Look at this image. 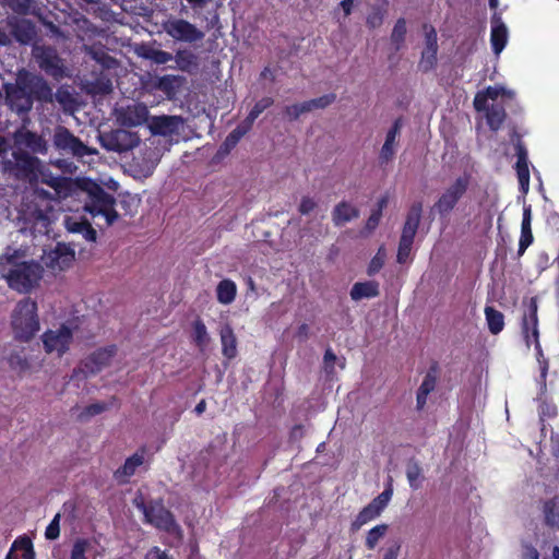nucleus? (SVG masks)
<instances>
[{
	"label": "nucleus",
	"mask_w": 559,
	"mask_h": 559,
	"mask_svg": "<svg viewBox=\"0 0 559 559\" xmlns=\"http://www.w3.org/2000/svg\"><path fill=\"white\" fill-rule=\"evenodd\" d=\"M174 59V56L167 51L156 49L153 53V58L151 61L156 64H165Z\"/></svg>",
	"instance_id": "obj_56"
},
{
	"label": "nucleus",
	"mask_w": 559,
	"mask_h": 559,
	"mask_svg": "<svg viewBox=\"0 0 559 559\" xmlns=\"http://www.w3.org/2000/svg\"><path fill=\"white\" fill-rule=\"evenodd\" d=\"M406 477L413 489H418L421 485V468L418 464L413 463L407 466Z\"/></svg>",
	"instance_id": "obj_42"
},
{
	"label": "nucleus",
	"mask_w": 559,
	"mask_h": 559,
	"mask_svg": "<svg viewBox=\"0 0 559 559\" xmlns=\"http://www.w3.org/2000/svg\"><path fill=\"white\" fill-rule=\"evenodd\" d=\"M400 134V124L395 122L393 127L388 131L385 141L381 147L380 158L383 162H389L393 158L396 147H397V138Z\"/></svg>",
	"instance_id": "obj_23"
},
{
	"label": "nucleus",
	"mask_w": 559,
	"mask_h": 559,
	"mask_svg": "<svg viewBox=\"0 0 559 559\" xmlns=\"http://www.w3.org/2000/svg\"><path fill=\"white\" fill-rule=\"evenodd\" d=\"M332 222L336 227H341L359 216L358 209L347 201L337 203L331 213Z\"/></svg>",
	"instance_id": "obj_20"
},
{
	"label": "nucleus",
	"mask_w": 559,
	"mask_h": 559,
	"mask_svg": "<svg viewBox=\"0 0 559 559\" xmlns=\"http://www.w3.org/2000/svg\"><path fill=\"white\" fill-rule=\"evenodd\" d=\"M407 26L405 19H399L391 33V43L395 50H400L405 41Z\"/></svg>",
	"instance_id": "obj_38"
},
{
	"label": "nucleus",
	"mask_w": 559,
	"mask_h": 559,
	"mask_svg": "<svg viewBox=\"0 0 559 559\" xmlns=\"http://www.w3.org/2000/svg\"><path fill=\"white\" fill-rule=\"evenodd\" d=\"M40 341L47 355L60 358L70 349L73 331L69 325L61 324L45 331Z\"/></svg>",
	"instance_id": "obj_7"
},
{
	"label": "nucleus",
	"mask_w": 559,
	"mask_h": 559,
	"mask_svg": "<svg viewBox=\"0 0 559 559\" xmlns=\"http://www.w3.org/2000/svg\"><path fill=\"white\" fill-rule=\"evenodd\" d=\"M336 359V356L334 355V353L331 350V349H328L324 354V364L326 367H332V365L334 364Z\"/></svg>",
	"instance_id": "obj_64"
},
{
	"label": "nucleus",
	"mask_w": 559,
	"mask_h": 559,
	"mask_svg": "<svg viewBox=\"0 0 559 559\" xmlns=\"http://www.w3.org/2000/svg\"><path fill=\"white\" fill-rule=\"evenodd\" d=\"M182 120L176 116H159L148 119L147 127L153 134L171 135L177 133Z\"/></svg>",
	"instance_id": "obj_17"
},
{
	"label": "nucleus",
	"mask_w": 559,
	"mask_h": 559,
	"mask_svg": "<svg viewBox=\"0 0 559 559\" xmlns=\"http://www.w3.org/2000/svg\"><path fill=\"white\" fill-rule=\"evenodd\" d=\"M55 146L74 156L82 157L91 154L92 151L74 136L67 128L58 127L53 134Z\"/></svg>",
	"instance_id": "obj_12"
},
{
	"label": "nucleus",
	"mask_w": 559,
	"mask_h": 559,
	"mask_svg": "<svg viewBox=\"0 0 559 559\" xmlns=\"http://www.w3.org/2000/svg\"><path fill=\"white\" fill-rule=\"evenodd\" d=\"M66 226L69 231L72 233H84L86 240L94 241L96 239V231L85 222H78L68 217L66 219Z\"/></svg>",
	"instance_id": "obj_37"
},
{
	"label": "nucleus",
	"mask_w": 559,
	"mask_h": 559,
	"mask_svg": "<svg viewBox=\"0 0 559 559\" xmlns=\"http://www.w3.org/2000/svg\"><path fill=\"white\" fill-rule=\"evenodd\" d=\"M114 356V348H102L96 350L90 357V362L93 365L91 371L95 372L107 366Z\"/></svg>",
	"instance_id": "obj_35"
},
{
	"label": "nucleus",
	"mask_w": 559,
	"mask_h": 559,
	"mask_svg": "<svg viewBox=\"0 0 559 559\" xmlns=\"http://www.w3.org/2000/svg\"><path fill=\"white\" fill-rule=\"evenodd\" d=\"M16 159V165L17 166H22L31 171H33L34 169H37L38 168V159L35 158V157H32V156H28V155H24L23 157L21 158H15Z\"/></svg>",
	"instance_id": "obj_55"
},
{
	"label": "nucleus",
	"mask_w": 559,
	"mask_h": 559,
	"mask_svg": "<svg viewBox=\"0 0 559 559\" xmlns=\"http://www.w3.org/2000/svg\"><path fill=\"white\" fill-rule=\"evenodd\" d=\"M318 207V202L314 198L309 195H304L300 200L298 211L302 215H308L312 213Z\"/></svg>",
	"instance_id": "obj_49"
},
{
	"label": "nucleus",
	"mask_w": 559,
	"mask_h": 559,
	"mask_svg": "<svg viewBox=\"0 0 559 559\" xmlns=\"http://www.w3.org/2000/svg\"><path fill=\"white\" fill-rule=\"evenodd\" d=\"M163 31L174 40L192 44L200 41L204 33L187 20L169 16L162 22Z\"/></svg>",
	"instance_id": "obj_10"
},
{
	"label": "nucleus",
	"mask_w": 559,
	"mask_h": 559,
	"mask_svg": "<svg viewBox=\"0 0 559 559\" xmlns=\"http://www.w3.org/2000/svg\"><path fill=\"white\" fill-rule=\"evenodd\" d=\"M155 50L153 47L143 46L138 50V55L144 59L152 60Z\"/></svg>",
	"instance_id": "obj_61"
},
{
	"label": "nucleus",
	"mask_w": 559,
	"mask_h": 559,
	"mask_svg": "<svg viewBox=\"0 0 559 559\" xmlns=\"http://www.w3.org/2000/svg\"><path fill=\"white\" fill-rule=\"evenodd\" d=\"M485 316L488 324V329L492 334H498L504 326L503 314L492 307L487 306L485 308Z\"/></svg>",
	"instance_id": "obj_30"
},
{
	"label": "nucleus",
	"mask_w": 559,
	"mask_h": 559,
	"mask_svg": "<svg viewBox=\"0 0 559 559\" xmlns=\"http://www.w3.org/2000/svg\"><path fill=\"white\" fill-rule=\"evenodd\" d=\"M536 311L537 307L535 302H532L530 307V314L528 317H525L523 321V331L528 345L531 342L537 343L538 331Z\"/></svg>",
	"instance_id": "obj_28"
},
{
	"label": "nucleus",
	"mask_w": 559,
	"mask_h": 559,
	"mask_svg": "<svg viewBox=\"0 0 559 559\" xmlns=\"http://www.w3.org/2000/svg\"><path fill=\"white\" fill-rule=\"evenodd\" d=\"M55 219L50 195L44 190L35 189L27 193L19 206L17 221L22 233L47 235Z\"/></svg>",
	"instance_id": "obj_2"
},
{
	"label": "nucleus",
	"mask_w": 559,
	"mask_h": 559,
	"mask_svg": "<svg viewBox=\"0 0 559 559\" xmlns=\"http://www.w3.org/2000/svg\"><path fill=\"white\" fill-rule=\"evenodd\" d=\"M273 104V99L270 97L262 98L259 100L254 107L249 112L248 117L246 118V122L251 126L253 121L262 114L266 108H269Z\"/></svg>",
	"instance_id": "obj_43"
},
{
	"label": "nucleus",
	"mask_w": 559,
	"mask_h": 559,
	"mask_svg": "<svg viewBox=\"0 0 559 559\" xmlns=\"http://www.w3.org/2000/svg\"><path fill=\"white\" fill-rule=\"evenodd\" d=\"M192 338L200 350H204L210 344V334L205 324L201 320H197L193 323Z\"/></svg>",
	"instance_id": "obj_31"
},
{
	"label": "nucleus",
	"mask_w": 559,
	"mask_h": 559,
	"mask_svg": "<svg viewBox=\"0 0 559 559\" xmlns=\"http://www.w3.org/2000/svg\"><path fill=\"white\" fill-rule=\"evenodd\" d=\"M45 265L53 272L63 271L74 261V251L66 245H57L53 250L41 255Z\"/></svg>",
	"instance_id": "obj_13"
},
{
	"label": "nucleus",
	"mask_w": 559,
	"mask_h": 559,
	"mask_svg": "<svg viewBox=\"0 0 559 559\" xmlns=\"http://www.w3.org/2000/svg\"><path fill=\"white\" fill-rule=\"evenodd\" d=\"M237 295V285L231 280H223L217 284L216 298L222 305H230Z\"/></svg>",
	"instance_id": "obj_27"
},
{
	"label": "nucleus",
	"mask_w": 559,
	"mask_h": 559,
	"mask_svg": "<svg viewBox=\"0 0 559 559\" xmlns=\"http://www.w3.org/2000/svg\"><path fill=\"white\" fill-rule=\"evenodd\" d=\"M174 59L181 71H190L198 67L197 56L187 49L178 50Z\"/></svg>",
	"instance_id": "obj_34"
},
{
	"label": "nucleus",
	"mask_w": 559,
	"mask_h": 559,
	"mask_svg": "<svg viewBox=\"0 0 559 559\" xmlns=\"http://www.w3.org/2000/svg\"><path fill=\"white\" fill-rule=\"evenodd\" d=\"M222 343V353L227 359H233L237 355V338L233 328L226 323L219 329Z\"/></svg>",
	"instance_id": "obj_22"
},
{
	"label": "nucleus",
	"mask_w": 559,
	"mask_h": 559,
	"mask_svg": "<svg viewBox=\"0 0 559 559\" xmlns=\"http://www.w3.org/2000/svg\"><path fill=\"white\" fill-rule=\"evenodd\" d=\"M10 365L12 368L19 369L21 371L25 370L27 367L26 361L23 358H21L20 356L11 357Z\"/></svg>",
	"instance_id": "obj_60"
},
{
	"label": "nucleus",
	"mask_w": 559,
	"mask_h": 559,
	"mask_svg": "<svg viewBox=\"0 0 559 559\" xmlns=\"http://www.w3.org/2000/svg\"><path fill=\"white\" fill-rule=\"evenodd\" d=\"M498 97L513 99L515 92L502 85L488 86L486 90L478 92L474 98V107L477 111L486 112V120L491 130H498L504 119L506 111L502 106L491 105L489 107L488 100L495 102Z\"/></svg>",
	"instance_id": "obj_5"
},
{
	"label": "nucleus",
	"mask_w": 559,
	"mask_h": 559,
	"mask_svg": "<svg viewBox=\"0 0 559 559\" xmlns=\"http://www.w3.org/2000/svg\"><path fill=\"white\" fill-rule=\"evenodd\" d=\"M401 552V544L394 542L381 550V559H399Z\"/></svg>",
	"instance_id": "obj_51"
},
{
	"label": "nucleus",
	"mask_w": 559,
	"mask_h": 559,
	"mask_svg": "<svg viewBox=\"0 0 559 559\" xmlns=\"http://www.w3.org/2000/svg\"><path fill=\"white\" fill-rule=\"evenodd\" d=\"M354 7V0H342L340 3V8L342 9L345 16H348Z\"/></svg>",
	"instance_id": "obj_63"
},
{
	"label": "nucleus",
	"mask_w": 559,
	"mask_h": 559,
	"mask_svg": "<svg viewBox=\"0 0 559 559\" xmlns=\"http://www.w3.org/2000/svg\"><path fill=\"white\" fill-rule=\"evenodd\" d=\"M425 47L419 60L421 71L428 72L435 69L438 53V36L432 26H425Z\"/></svg>",
	"instance_id": "obj_14"
},
{
	"label": "nucleus",
	"mask_w": 559,
	"mask_h": 559,
	"mask_svg": "<svg viewBox=\"0 0 559 559\" xmlns=\"http://www.w3.org/2000/svg\"><path fill=\"white\" fill-rule=\"evenodd\" d=\"M508 27L501 16L495 13L491 19L490 43L493 52L499 56L508 43Z\"/></svg>",
	"instance_id": "obj_18"
},
{
	"label": "nucleus",
	"mask_w": 559,
	"mask_h": 559,
	"mask_svg": "<svg viewBox=\"0 0 559 559\" xmlns=\"http://www.w3.org/2000/svg\"><path fill=\"white\" fill-rule=\"evenodd\" d=\"M420 212H421L420 207H414L409 212L407 219L405 222L403 231H402V236H401L402 240L414 242V238H415V235L417 233L418 225L420 222Z\"/></svg>",
	"instance_id": "obj_29"
},
{
	"label": "nucleus",
	"mask_w": 559,
	"mask_h": 559,
	"mask_svg": "<svg viewBox=\"0 0 559 559\" xmlns=\"http://www.w3.org/2000/svg\"><path fill=\"white\" fill-rule=\"evenodd\" d=\"M516 174L520 183V189L523 194H526L530 189V169L527 152L522 145H518Z\"/></svg>",
	"instance_id": "obj_21"
},
{
	"label": "nucleus",
	"mask_w": 559,
	"mask_h": 559,
	"mask_svg": "<svg viewBox=\"0 0 559 559\" xmlns=\"http://www.w3.org/2000/svg\"><path fill=\"white\" fill-rule=\"evenodd\" d=\"M389 531L388 524H378L367 532L365 545L369 550H373L380 540L386 535Z\"/></svg>",
	"instance_id": "obj_32"
},
{
	"label": "nucleus",
	"mask_w": 559,
	"mask_h": 559,
	"mask_svg": "<svg viewBox=\"0 0 559 559\" xmlns=\"http://www.w3.org/2000/svg\"><path fill=\"white\" fill-rule=\"evenodd\" d=\"M159 159V152L156 148H148L141 157L134 158V168L140 176L148 177L153 174Z\"/></svg>",
	"instance_id": "obj_19"
},
{
	"label": "nucleus",
	"mask_w": 559,
	"mask_h": 559,
	"mask_svg": "<svg viewBox=\"0 0 559 559\" xmlns=\"http://www.w3.org/2000/svg\"><path fill=\"white\" fill-rule=\"evenodd\" d=\"M306 112H310L307 102L294 104L285 108V114L289 120H296Z\"/></svg>",
	"instance_id": "obj_47"
},
{
	"label": "nucleus",
	"mask_w": 559,
	"mask_h": 559,
	"mask_svg": "<svg viewBox=\"0 0 559 559\" xmlns=\"http://www.w3.org/2000/svg\"><path fill=\"white\" fill-rule=\"evenodd\" d=\"M383 19V13L380 10H374L368 14L366 23L370 28H377L382 25Z\"/></svg>",
	"instance_id": "obj_54"
},
{
	"label": "nucleus",
	"mask_w": 559,
	"mask_h": 559,
	"mask_svg": "<svg viewBox=\"0 0 559 559\" xmlns=\"http://www.w3.org/2000/svg\"><path fill=\"white\" fill-rule=\"evenodd\" d=\"M46 182L59 193V189L62 187L64 179L61 177H51L49 180H46Z\"/></svg>",
	"instance_id": "obj_62"
},
{
	"label": "nucleus",
	"mask_w": 559,
	"mask_h": 559,
	"mask_svg": "<svg viewBox=\"0 0 559 559\" xmlns=\"http://www.w3.org/2000/svg\"><path fill=\"white\" fill-rule=\"evenodd\" d=\"M144 463V452H136L128 457L121 468H119L115 476L119 481H127L129 477L134 475L138 467Z\"/></svg>",
	"instance_id": "obj_25"
},
{
	"label": "nucleus",
	"mask_w": 559,
	"mask_h": 559,
	"mask_svg": "<svg viewBox=\"0 0 559 559\" xmlns=\"http://www.w3.org/2000/svg\"><path fill=\"white\" fill-rule=\"evenodd\" d=\"M436 386V380L432 376H427L421 382L416 397V404L418 409H423L427 403L428 395L433 391Z\"/></svg>",
	"instance_id": "obj_36"
},
{
	"label": "nucleus",
	"mask_w": 559,
	"mask_h": 559,
	"mask_svg": "<svg viewBox=\"0 0 559 559\" xmlns=\"http://www.w3.org/2000/svg\"><path fill=\"white\" fill-rule=\"evenodd\" d=\"M60 518L61 515L57 513L49 525L46 528L45 536L47 539L53 540L57 539L60 535Z\"/></svg>",
	"instance_id": "obj_48"
},
{
	"label": "nucleus",
	"mask_w": 559,
	"mask_h": 559,
	"mask_svg": "<svg viewBox=\"0 0 559 559\" xmlns=\"http://www.w3.org/2000/svg\"><path fill=\"white\" fill-rule=\"evenodd\" d=\"M382 215V205L379 206L378 210L373 211L368 217L364 229L361 230V235L364 237H368L379 225L380 218Z\"/></svg>",
	"instance_id": "obj_44"
},
{
	"label": "nucleus",
	"mask_w": 559,
	"mask_h": 559,
	"mask_svg": "<svg viewBox=\"0 0 559 559\" xmlns=\"http://www.w3.org/2000/svg\"><path fill=\"white\" fill-rule=\"evenodd\" d=\"M522 559H539V554L534 547L524 546L522 551Z\"/></svg>",
	"instance_id": "obj_59"
},
{
	"label": "nucleus",
	"mask_w": 559,
	"mask_h": 559,
	"mask_svg": "<svg viewBox=\"0 0 559 559\" xmlns=\"http://www.w3.org/2000/svg\"><path fill=\"white\" fill-rule=\"evenodd\" d=\"M250 127L251 126H249V123L246 121H245V126L237 127L226 138L225 145L228 147L235 146L238 143V141L247 133V131L250 129Z\"/></svg>",
	"instance_id": "obj_46"
},
{
	"label": "nucleus",
	"mask_w": 559,
	"mask_h": 559,
	"mask_svg": "<svg viewBox=\"0 0 559 559\" xmlns=\"http://www.w3.org/2000/svg\"><path fill=\"white\" fill-rule=\"evenodd\" d=\"M117 121L123 127H138L148 121V109L144 104H132L117 110Z\"/></svg>",
	"instance_id": "obj_16"
},
{
	"label": "nucleus",
	"mask_w": 559,
	"mask_h": 559,
	"mask_svg": "<svg viewBox=\"0 0 559 559\" xmlns=\"http://www.w3.org/2000/svg\"><path fill=\"white\" fill-rule=\"evenodd\" d=\"M12 549H20L23 551L22 559H34L35 558V551L33 548L32 540L27 537H20L16 540H14L12 545Z\"/></svg>",
	"instance_id": "obj_40"
},
{
	"label": "nucleus",
	"mask_w": 559,
	"mask_h": 559,
	"mask_svg": "<svg viewBox=\"0 0 559 559\" xmlns=\"http://www.w3.org/2000/svg\"><path fill=\"white\" fill-rule=\"evenodd\" d=\"M94 543L92 538H75L70 549V559H90L92 555H95Z\"/></svg>",
	"instance_id": "obj_24"
},
{
	"label": "nucleus",
	"mask_w": 559,
	"mask_h": 559,
	"mask_svg": "<svg viewBox=\"0 0 559 559\" xmlns=\"http://www.w3.org/2000/svg\"><path fill=\"white\" fill-rule=\"evenodd\" d=\"M392 495L393 489L390 485L356 515L355 520L352 522V530L358 531L367 523L380 516L388 507Z\"/></svg>",
	"instance_id": "obj_11"
},
{
	"label": "nucleus",
	"mask_w": 559,
	"mask_h": 559,
	"mask_svg": "<svg viewBox=\"0 0 559 559\" xmlns=\"http://www.w3.org/2000/svg\"><path fill=\"white\" fill-rule=\"evenodd\" d=\"M10 325L15 340L31 341L40 329L36 301L31 298L20 300L11 313Z\"/></svg>",
	"instance_id": "obj_4"
},
{
	"label": "nucleus",
	"mask_w": 559,
	"mask_h": 559,
	"mask_svg": "<svg viewBox=\"0 0 559 559\" xmlns=\"http://www.w3.org/2000/svg\"><path fill=\"white\" fill-rule=\"evenodd\" d=\"M335 98H336L335 94H326V95H322L318 98L307 100L309 111H312L314 109H323V108L330 106L331 104H333Z\"/></svg>",
	"instance_id": "obj_45"
},
{
	"label": "nucleus",
	"mask_w": 559,
	"mask_h": 559,
	"mask_svg": "<svg viewBox=\"0 0 559 559\" xmlns=\"http://www.w3.org/2000/svg\"><path fill=\"white\" fill-rule=\"evenodd\" d=\"M134 504L143 512L145 521L156 528L165 531L177 538H182V531L176 523L173 514L160 503H153L146 507L142 498H135Z\"/></svg>",
	"instance_id": "obj_6"
},
{
	"label": "nucleus",
	"mask_w": 559,
	"mask_h": 559,
	"mask_svg": "<svg viewBox=\"0 0 559 559\" xmlns=\"http://www.w3.org/2000/svg\"><path fill=\"white\" fill-rule=\"evenodd\" d=\"M105 408H106V405L104 403H94V404L88 405L85 408L84 415L94 416V415H97V414H100L102 412H104Z\"/></svg>",
	"instance_id": "obj_58"
},
{
	"label": "nucleus",
	"mask_w": 559,
	"mask_h": 559,
	"mask_svg": "<svg viewBox=\"0 0 559 559\" xmlns=\"http://www.w3.org/2000/svg\"><path fill=\"white\" fill-rule=\"evenodd\" d=\"M36 32L32 23L22 20L14 27V36L22 44H28L35 38Z\"/></svg>",
	"instance_id": "obj_33"
},
{
	"label": "nucleus",
	"mask_w": 559,
	"mask_h": 559,
	"mask_svg": "<svg viewBox=\"0 0 559 559\" xmlns=\"http://www.w3.org/2000/svg\"><path fill=\"white\" fill-rule=\"evenodd\" d=\"M533 235L531 225L522 224L521 225V238H520V252L526 250V248L532 243Z\"/></svg>",
	"instance_id": "obj_50"
},
{
	"label": "nucleus",
	"mask_w": 559,
	"mask_h": 559,
	"mask_svg": "<svg viewBox=\"0 0 559 559\" xmlns=\"http://www.w3.org/2000/svg\"><path fill=\"white\" fill-rule=\"evenodd\" d=\"M413 242L406 240H400L399 250H397V262L405 263L409 257L412 251Z\"/></svg>",
	"instance_id": "obj_52"
},
{
	"label": "nucleus",
	"mask_w": 559,
	"mask_h": 559,
	"mask_svg": "<svg viewBox=\"0 0 559 559\" xmlns=\"http://www.w3.org/2000/svg\"><path fill=\"white\" fill-rule=\"evenodd\" d=\"M379 295L378 283L373 281L355 283L350 289V298L355 301Z\"/></svg>",
	"instance_id": "obj_26"
},
{
	"label": "nucleus",
	"mask_w": 559,
	"mask_h": 559,
	"mask_svg": "<svg viewBox=\"0 0 559 559\" xmlns=\"http://www.w3.org/2000/svg\"><path fill=\"white\" fill-rule=\"evenodd\" d=\"M385 259H386V251L383 247H380L378 249L377 253L374 254V257L371 259V261L368 265L367 273L369 275H374L376 273H378L384 265Z\"/></svg>",
	"instance_id": "obj_41"
},
{
	"label": "nucleus",
	"mask_w": 559,
	"mask_h": 559,
	"mask_svg": "<svg viewBox=\"0 0 559 559\" xmlns=\"http://www.w3.org/2000/svg\"><path fill=\"white\" fill-rule=\"evenodd\" d=\"M145 559H174L165 550L159 547H152L145 555Z\"/></svg>",
	"instance_id": "obj_57"
},
{
	"label": "nucleus",
	"mask_w": 559,
	"mask_h": 559,
	"mask_svg": "<svg viewBox=\"0 0 559 559\" xmlns=\"http://www.w3.org/2000/svg\"><path fill=\"white\" fill-rule=\"evenodd\" d=\"M471 183V177L467 174L461 175L451 182L440 194L433 205V210L440 215H448L463 198Z\"/></svg>",
	"instance_id": "obj_9"
},
{
	"label": "nucleus",
	"mask_w": 559,
	"mask_h": 559,
	"mask_svg": "<svg viewBox=\"0 0 559 559\" xmlns=\"http://www.w3.org/2000/svg\"><path fill=\"white\" fill-rule=\"evenodd\" d=\"M85 210L91 214L95 225L100 228L110 226L118 218L115 199L102 190L85 205Z\"/></svg>",
	"instance_id": "obj_8"
},
{
	"label": "nucleus",
	"mask_w": 559,
	"mask_h": 559,
	"mask_svg": "<svg viewBox=\"0 0 559 559\" xmlns=\"http://www.w3.org/2000/svg\"><path fill=\"white\" fill-rule=\"evenodd\" d=\"M545 520L547 524L559 527V501L551 499L544 506Z\"/></svg>",
	"instance_id": "obj_39"
},
{
	"label": "nucleus",
	"mask_w": 559,
	"mask_h": 559,
	"mask_svg": "<svg viewBox=\"0 0 559 559\" xmlns=\"http://www.w3.org/2000/svg\"><path fill=\"white\" fill-rule=\"evenodd\" d=\"M0 277L20 294L37 288L44 277V266L26 247H7L0 255Z\"/></svg>",
	"instance_id": "obj_1"
},
{
	"label": "nucleus",
	"mask_w": 559,
	"mask_h": 559,
	"mask_svg": "<svg viewBox=\"0 0 559 559\" xmlns=\"http://www.w3.org/2000/svg\"><path fill=\"white\" fill-rule=\"evenodd\" d=\"M34 55L39 63V67L48 74L55 78H61L64 74V67L62 60L57 56L56 51L51 48L36 47Z\"/></svg>",
	"instance_id": "obj_15"
},
{
	"label": "nucleus",
	"mask_w": 559,
	"mask_h": 559,
	"mask_svg": "<svg viewBox=\"0 0 559 559\" xmlns=\"http://www.w3.org/2000/svg\"><path fill=\"white\" fill-rule=\"evenodd\" d=\"M8 102L17 112H26L32 108L33 96L40 100L51 99V90L39 76L27 75L19 80V85L8 90Z\"/></svg>",
	"instance_id": "obj_3"
},
{
	"label": "nucleus",
	"mask_w": 559,
	"mask_h": 559,
	"mask_svg": "<svg viewBox=\"0 0 559 559\" xmlns=\"http://www.w3.org/2000/svg\"><path fill=\"white\" fill-rule=\"evenodd\" d=\"M20 136H24L26 144L34 151H43L45 148L41 139L33 133H20Z\"/></svg>",
	"instance_id": "obj_53"
}]
</instances>
